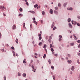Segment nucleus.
Segmentation results:
<instances>
[{
    "mask_svg": "<svg viewBox=\"0 0 80 80\" xmlns=\"http://www.w3.org/2000/svg\"><path fill=\"white\" fill-rule=\"evenodd\" d=\"M32 20H33V23L36 24V25H37V22H36V21H35V18H32Z\"/></svg>",
    "mask_w": 80,
    "mask_h": 80,
    "instance_id": "1",
    "label": "nucleus"
},
{
    "mask_svg": "<svg viewBox=\"0 0 80 80\" xmlns=\"http://www.w3.org/2000/svg\"><path fill=\"white\" fill-rule=\"evenodd\" d=\"M68 25L69 28H72V24H71L70 23H69Z\"/></svg>",
    "mask_w": 80,
    "mask_h": 80,
    "instance_id": "2",
    "label": "nucleus"
},
{
    "mask_svg": "<svg viewBox=\"0 0 80 80\" xmlns=\"http://www.w3.org/2000/svg\"><path fill=\"white\" fill-rule=\"evenodd\" d=\"M49 12L51 14H52L53 12V10L52 9H50L49 11Z\"/></svg>",
    "mask_w": 80,
    "mask_h": 80,
    "instance_id": "3",
    "label": "nucleus"
},
{
    "mask_svg": "<svg viewBox=\"0 0 80 80\" xmlns=\"http://www.w3.org/2000/svg\"><path fill=\"white\" fill-rule=\"evenodd\" d=\"M54 13H55V14H56V15H58V12L56 11H54Z\"/></svg>",
    "mask_w": 80,
    "mask_h": 80,
    "instance_id": "4",
    "label": "nucleus"
},
{
    "mask_svg": "<svg viewBox=\"0 0 80 80\" xmlns=\"http://www.w3.org/2000/svg\"><path fill=\"white\" fill-rule=\"evenodd\" d=\"M52 25L51 26V28H53V27H54V25H55V23H54V22H53L52 23Z\"/></svg>",
    "mask_w": 80,
    "mask_h": 80,
    "instance_id": "5",
    "label": "nucleus"
},
{
    "mask_svg": "<svg viewBox=\"0 0 80 80\" xmlns=\"http://www.w3.org/2000/svg\"><path fill=\"white\" fill-rule=\"evenodd\" d=\"M72 24H73L74 25H75V24L76 23V22L74 21H72Z\"/></svg>",
    "mask_w": 80,
    "mask_h": 80,
    "instance_id": "6",
    "label": "nucleus"
},
{
    "mask_svg": "<svg viewBox=\"0 0 80 80\" xmlns=\"http://www.w3.org/2000/svg\"><path fill=\"white\" fill-rule=\"evenodd\" d=\"M16 28V26H15V25H13L12 26V29L13 30H14V29H15V28Z\"/></svg>",
    "mask_w": 80,
    "mask_h": 80,
    "instance_id": "7",
    "label": "nucleus"
},
{
    "mask_svg": "<svg viewBox=\"0 0 80 80\" xmlns=\"http://www.w3.org/2000/svg\"><path fill=\"white\" fill-rule=\"evenodd\" d=\"M67 10H73V8H67Z\"/></svg>",
    "mask_w": 80,
    "mask_h": 80,
    "instance_id": "8",
    "label": "nucleus"
},
{
    "mask_svg": "<svg viewBox=\"0 0 80 80\" xmlns=\"http://www.w3.org/2000/svg\"><path fill=\"white\" fill-rule=\"evenodd\" d=\"M29 12L30 13H35V12L33 11H29Z\"/></svg>",
    "mask_w": 80,
    "mask_h": 80,
    "instance_id": "9",
    "label": "nucleus"
},
{
    "mask_svg": "<svg viewBox=\"0 0 80 80\" xmlns=\"http://www.w3.org/2000/svg\"><path fill=\"white\" fill-rule=\"evenodd\" d=\"M68 63H72V61L71 60H69L68 61Z\"/></svg>",
    "mask_w": 80,
    "mask_h": 80,
    "instance_id": "10",
    "label": "nucleus"
},
{
    "mask_svg": "<svg viewBox=\"0 0 80 80\" xmlns=\"http://www.w3.org/2000/svg\"><path fill=\"white\" fill-rule=\"evenodd\" d=\"M75 69V68H74V66H72L71 68V70H73Z\"/></svg>",
    "mask_w": 80,
    "mask_h": 80,
    "instance_id": "11",
    "label": "nucleus"
},
{
    "mask_svg": "<svg viewBox=\"0 0 80 80\" xmlns=\"http://www.w3.org/2000/svg\"><path fill=\"white\" fill-rule=\"evenodd\" d=\"M25 61H26V59H25L23 61V63H26V62Z\"/></svg>",
    "mask_w": 80,
    "mask_h": 80,
    "instance_id": "12",
    "label": "nucleus"
},
{
    "mask_svg": "<svg viewBox=\"0 0 80 80\" xmlns=\"http://www.w3.org/2000/svg\"><path fill=\"white\" fill-rule=\"evenodd\" d=\"M66 5H67V2H66L63 4V6L64 7H65V6H66Z\"/></svg>",
    "mask_w": 80,
    "mask_h": 80,
    "instance_id": "13",
    "label": "nucleus"
},
{
    "mask_svg": "<svg viewBox=\"0 0 80 80\" xmlns=\"http://www.w3.org/2000/svg\"><path fill=\"white\" fill-rule=\"evenodd\" d=\"M22 75L24 77H26V74L24 73Z\"/></svg>",
    "mask_w": 80,
    "mask_h": 80,
    "instance_id": "14",
    "label": "nucleus"
},
{
    "mask_svg": "<svg viewBox=\"0 0 80 80\" xmlns=\"http://www.w3.org/2000/svg\"><path fill=\"white\" fill-rule=\"evenodd\" d=\"M19 10L20 12H23V9H22V8H20Z\"/></svg>",
    "mask_w": 80,
    "mask_h": 80,
    "instance_id": "15",
    "label": "nucleus"
},
{
    "mask_svg": "<svg viewBox=\"0 0 80 80\" xmlns=\"http://www.w3.org/2000/svg\"><path fill=\"white\" fill-rule=\"evenodd\" d=\"M18 39H16V42L17 43H18Z\"/></svg>",
    "mask_w": 80,
    "mask_h": 80,
    "instance_id": "16",
    "label": "nucleus"
},
{
    "mask_svg": "<svg viewBox=\"0 0 80 80\" xmlns=\"http://www.w3.org/2000/svg\"><path fill=\"white\" fill-rule=\"evenodd\" d=\"M48 62H49V64H51V60H50V59H49V60H48Z\"/></svg>",
    "mask_w": 80,
    "mask_h": 80,
    "instance_id": "17",
    "label": "nucleus"
},
{
    "mask_svg": "<svg viewBox=\"0 0 80 80\" xmlns=\"http://www.w3.org/2000/svg\"><path fill=\"white\" fill-rule=\"evenodd\" d=\"M38 7V4H36V5H35L34 6V7L35 8H36V7Z\"/></svg>",
    "mask_w": 80,
    "mask_h": 80,
    "instance_id": "18",
    "label": "nucleus"
},
{
    "mask_svg": "<svg viewBox=\"0 0 80 80\" xmlns=\"http://www.w3.org/2000/svg\"><path fill=\"white\" fill-rule=\"evenodd\" d=\"M56 29H57V28L54 27L53 29V30H55Z\"/></svg>",
    "mask_w": 80,
    "mask_h": 80,
    "instance_id": "19",
    "label": "nucleus"
},
{
    "mask_svg": "<svg viewBox=\"0 0 80 80\" xmlns=\"http://www.w3.org/2000/svg\"><path fill=\"white\" fill-rule=\"evenodd\" d=\"M51 68L52 70H54V67L53 66H52Z\"/></svg>",
    "mask_w": 80,
    "mask_h": 80,
    "instance_id": "20",
    "label": "nucleus"
},
{
    "mask_svg": "<svg viewBox=\"0 0 80 80\" xmlns=\"http://www.w3.org/2000/svg\"><path fill=\"white\" fill-rule=\"evenodd\" d=\"M23 28H25V22L23 23Z\"/></svg>",
    "mask_w": 80,
    "mask_h": 80,
    "instance_id": "21",
    "label": "nucleus"
},
{
    "mask_svg": "<svg viewBox=\"0 0 80 80\" xmlns=\"http://www.w3.org/2000/svg\"><path fill=\"white\" fill-rule=\"evenodd\" d=\"M47 47V45L46 44H44V46L43 47V48H46Z\"/></svg>",
    "mask_w": 80,
    "mask_h": 80,
    "instance_id": "22",
    "label": "nucleus"
},
{
    "mask_svg": "<svg viewBox=\"0 0 80 80\" xmlns=\"http://www.w3.org/2000/svg\"><path fill=\"white\" fill-rule=\"evenodd\" d=\"M71 21V19H70V18L68 19V22H70Z\"/></svg>",
    "mask_w": 80,
    "mask_h": 80,
    "instance_id": "23",
    "label": "nucleus"
},
{
    "mask_svg": "<svg viewBox=\"0 0 80 80\" xmlns=\"http://www.w3.org/2000/svg\"><path fill=\"white\" fill-rule=\"evenodd\" d=\"M42 43L41 42H39V45L40 46H41L42 45Z\"/></svg>",
    "mask_w": 80,
    "mask_h": 80,
    "instance_id": "24",
    "label": "nucleus"
},
{
    "mask_svg": "<svg viewBox=\"0 0 80 80\" xmlns=\"http://www.w3.org/2000/svg\"><path fill=\"white\" fill-rule=\"evenodd\" d=\"M13 56L14 57H15V52H13Z\"/></svg>",
    "mask_w": 80,
    "mask_h": 80,
    "instance_id": "25",
    "label": "nucleus"
},
{
    "mask_svg": "<svg viewBox=\"0 0 80 80\" xmlns=\"http://www.w3.org/2000/svg\"><path fill=\"white\" fill-rule=\"evenodd\" d=\"M58 5L59 7H60L61 6V4L60 3H58Z\"/></svg>",
    "mask_w": 80,
    "mask_h": 80,
    "instance_id": "26",
    "label": "nucleus"
},
{
    "mask_svg": "<svg viewBox=\"0 0 80 80\" xmlns=\"http://www.w3.org/2000/svg\"><path fill=\"white\" fill-rule=\"evenodd\" d=\"M18 15H19V16H20V17H22V16H23V15H22L21 14H19Z\"/></svg>",
    "mask_w": 80,
    "mask_h": 80,
    "instance_id": "27",
    "label": "nucleus"
},
{
    "mask_svg": "<svg viewBox=\"0 0 80 80\" xmlns=\"http://www.w3.org/2000/svg\"><path fill=\"white\" fill-rule=\"evenodd\" d=\"M42 15H45V12L44 11L42 12Z\"/></svg>",
    "mask_w": 80,
    "mask_h": 80,
    "instance_id": "28",
    "label": "nucleus"
},
{
    "mask_svg": "<svg viewBox=\"0 0 80 80\" xmlns=\"http://www.w3.org/2000/svg\"><path fill=\"white\" fill-rule=\"evenodd\" d=\"M58 7H57L55 8V9L56 10H58Z\"/></svg>",
    "mask_w": 80,
    "mask_h": 80,
    "instance_id": "29",
    "label": "nucleus"
},
{
    "mask_svg": "<svg viewBox=\"0 0 80 80\" xmlns=\"http://www.w3.org/2000/svg\"><path fill=\"white\" fill-rule=\"evenodd\" d=\"M46 54H45L44 55V56H43V58H45V57H46Z\"/></svg>",
    "mask_w": 80,
    "mask_h": 80,
    "instance_id": "30",
    "label": "nucleus"
},
{
    "mask_svg": "<svg viewBox=\"0 0 80 80\" xmlns=\"http://www.w3.org/2000/svg\"><path fill=\"white\" fill-rule=\"evenodd\" d=\"M51 50L52 52L54 51V50H53V48H51Z\"/></svg>",
    "mask_w": 80,
    "mask_h": 80,
    "instance_id": "31",
    "label": "nucleus"
},
{
    "mask_svg": "<svg viewBox=\"0 0 80 80\" xmlns=\"http://www.w3.org/2000/svg\"><path fill=\"white\" fill-rule=\"evenodd\" d=\"M20 74H21L19 72L18 73V76H19V77L21 76Z\"/></svg>",
    "mask_w": 80,
    "mask_h": 80,
    "instance_id": "32",
    "label": "nucleus"
},
{
    "mask_svg": "<svg viewBox=\"0 0 80 80\" xmlns=\"http://www.w3.org/2000/svg\"><path fill=\"white\" fill-rule=\"evenodd\" d=\"M11 48L12 49V50H15V48L13 47H12Z\"/></svg>",
    "mask_w": 80,
    "mask_h": 80,
    "instance_id": "33",
    "label": "nucleus"
},
{
    "mask_svg": "<svg viewBox=\"0 0 80 80\" xmlns=\"http://www.w3.org/2000/svg\"><path fill=\"white\" fill-rule=\"evenodd\" d=\"M50 48H52V44H50Z\"/></svg>",
    "mask_w": 80,
    "mask_h": 80,
    "instance_id": "34",
    "label": "nucleus"
},
{
    "mask_svg": "<svg viewBox=\"0 0 80 80\" xmlns=\"http://www.w3.org/2000/svg\"><path fill=\"white\" fill-rule=\"evenodd\" d=\"M59 37L60 38H62V36L61 35H60L59 36Z\"/></svg>",
    "mask_w": 80,
    "mask_h": 80,
    "instance_id": "35",
    "label": "nucleus"
},
{
    "mask_svg": "<svg viewBox=\"0 0 80 80\" xmlns=\"http://www.w3.org/2000/svg\"><path fill=\"white\" fill-rule=\"evenodd\" d=\"M78 48H80V44H79V45H78Z\"/></svg>",
    "mask_w": 80,
    "mask_h": 80,
    "instance_id": "36",
    "label": "nucleus"
},
{
    "mask_svg": "<svg viewBox=\"0 0 80 80\" xmlns=\"http://www.w3.org/2000/svg\"><path fill=\"white\" fill-rule=\"evenodd\" d=\"M77 18H79V19H80V16H77Z\"/></svg>",
    "mask_w": 80,
    "mask_h": 80,
    "instance_id": "37",
    "label": "nucleus"
},
{
    "mask_svg": "<svg viewBox=\"0 0 80 80\" xmlns=\"http://www.w3.org/2000/svg\"><path fill=\"white\" fill-rule=\"evenodd\" d=\"M70 45L71 46H73V43H71Z\"/></svg>",
    "mask_w": 80,
    "mask_h": 80,
    "instance_id": "38",
    "label": "nucleus"
},
{
    "mask_svg": "<svg viewBox=\"0 0 80 80\" xmlns=\"http://www.w3.org/2000/svg\"><path fill=\"white\" fill-rule=\"evenodd\" d=\"M77 62L78 64H80V62H79V60H77Z\"/></svg>",
    "mask_w": 80,
    "mask_h": 80,
    "instance_id": "39",
    "label": "nucleus"
},
{
    "mask_svg": "<svg viewBox=\"0 0 80 80\" xmlns=\"http://www.w3.org/2000/svg\"><path fill=\"white\" fill-rule=\"evenodd\" d=\"M41 38H42V37L41 36H39V40H41Z\"/></svg>",
    "mask_w": 80,
    "mask_h": 80,
    "instance_id": "40",
    "label": "nucleus"
},
{
    "mask_svg": "<svg viewBox=\"0 0 80 80\" xmlns=\"http://www.w3.org/2000/svg\"><path fill=\"white\" fill-rule=\"evenodd\" d=\"M34 54L35 55V56H37V55H38V54L36 53H35Z\"/></svg>",
    "mask_w": 80,
    "mask_h": 80,
    "instance_id": "41",
    "label": "nucleus"
},
{
    "mask_svg": "<svg viewBox=\"0 0 80 80\" xmlns=\"http://www.w3.org/2000/svg\"><path fill=\"white\" fill-rule=\"evenodd\" d=\"M52 77H53V80H55V76H52Z\"/></svg>",
    "mask_w": 80,
    "mask_h": 80,
    "instance_id": "42",
    "label": "nucleus"
},
{
    "mask_svg": "<svg viewBox=\"0 0 80 80\" xmlns=\"http://www.w3.org/2000/svg\"><path fill=\"white\" fill-rule=\"evenodd\" d=\"M26 5H28V2H26Z\"/></svg>",
    "mask_w": 80,
    "mask_h": 80,
    "instance_id": "43",
    "label": "nucleus"
},
{
    "mask_svg": "<svg viewBox=\"0 0 80 80\" xmlns=\"http://www.w3.org/2000/svg\"><path fill=\"white\" fill-rule=\"evenodd\" d=\"M78 43H80V40H78V41H77Z\"/></svg>",
    "mask_w": 80,
    "mask_h": 80,
    "instance_id": "44",
    "label": "nucleus"
},
{
    "mask_svg": "<svg viewBox=\"0 0 80 80\" xmlns=\"http://www.w3.org/2000/svg\"><path fill=\"white\" fill-rule=\"evenodd\" d=\"M77 25L78 26H80V24L79 23H78Z\"/></svg>",
    "mask_w": 80,
    "mask_h": 80,
    "instance_id": "45",
    "label": "nucleus"
},
{
    "mask_svg": "<svg viewBox=\"0 0 80 80\" xmlns=\"http://www.w3.org/2000/svg\"><path fill=\"white\" fill-rule=\"evenodd\" d=\"M2 36V34L0 32V38H1V36Z\"/></svg>",
    "mask_w": 80,
    "mask_h": 80,
    "instance_id": "46",
    "label": "nucleus"
},
{
    "mask_svg": "<svg viewBox=\"0 0 80 80\" xmlns=\"http://www.w3.org/2000/svg\"><path fill=\"white\" fill-rule=\"evenodd\" d=\"M1 50H2V51L3 52L4 51V49H1Z\"/></svg>",
    "mask_w": 80,
    "mask_h": 80,
    "instance_id": "47",
    "label": "nucleus"
},
{
    "mask_svg": "<svg viewBox=\"0 0 80 80\" xmlns=\"http://www.w3.org/2000/svg\"><path fill=\"white\" fill-rule=\"evenodd\" d=\"M48 36H47L46 38V40H47V39H48Z\"/></svg>",
    "mask_w": 80,
    "mask_h": 80,
    "instance_id": "48",
    "label": "nucleus"
},
{
    "mask_svg": "<svg viewBox=\"0 0 80 80\" xmlns=\"http://www.w3.org/2000/svg\"><path fill=\"white\" fill-rule=\"evenodd\" d=\"M48 42H49L50 43H51V40H50L49 39L48 40Z\"/></svg>",
    "mask_w": 80,
    "mask_h": 80,
    "instance_id": "49",
    "label": "nucleus"
},
{
    "mask_svg": "<svg viewBox=\"0 0 80 80\" xmlns=\"http://www.w3.org/2000/svg\"><path fill=\"white\" fill-rule=\"evenodd\" d=\"M54 55L56 57H57V56H58V55L57 54H55Z\"/></svg>",
    "mask_w": 80,
    "mask_h": 80,
    "instance_id": "50",
    "label": "nucleus"
},
{
    "mask_svg": "<svg viewBox=\"0 0 80 80\" xmlns=\"http://www.w3.org/2000/svg\"><path fill=\"white\" fill-rule=\"evenodd\" d=\"M49 39H50V40H51V39H52V36H50V37Z\"/></svg>",
    "mask_w": 80,
    "mask_h": 80,
    "instance_id": "51",
    "label": "nucleus"
},
{
    "mask_svg": "<svg viewBox=\"0 0 80 80\" xmlns=\"http://www.w3.org/2000/svg\"><path fill=\"white\" fill-rule=\"evenodd\" d=\"M0 8H1V9H2V6H1V7H0Z\"/></svg>",
    "mask_w": 80,
    "mask_h": 80,
    "instance_id": "52",
    "label": "nucleus"
},
{
    "mask_svg": "<svg viewBox=\"0 0 80 80\" xmlns=\"http://www.w3.org/2000/svg\"><path fill=\"white\" fill-rule=\"evenodd\" d=\"M59 41H61V38H59Z\"/></svg>",
    "mask_w": 80,
    "mask_h": 80,
    "instance_id": "53",
    "label": "nucleus"
},
{
    "mask_svg": "<svg viewBox=\"0 0 80 80\" xmlns=\"http://www.w3.org/2000/svg\"><path fill=\"white\" fill-rule=\"evenodd\" d=\"M35 58H37V56H35Z\"/></svg>",
    "mask_w": 80,
    "mask_h": 80,
    "instance_id": "54",
    "label": "nucleus"
},
{
    "mask_svg": "<svg viewBox=\"0 0 80 80\" xmlns=\"http://www.w3.org/2000/svg\"><path fill=\"white\" fill-rule=\"evenodd\" d=\"M38 36H39V37H41V34H38Z\"/></svg>",
    "mask_w": 80,
    "mask_h": 80,
    "instance_id": "55",
    "label": "nucleus"
},
{
    "mask_svg": "<svg viewBox=\"0 0 80 80\" xmlns=\"http://www.w3.org/2000/svg\"><path fill=\"white\" fill-rule=\"evenodd\" d=\"M32 25H30V28H32Z\"/></svg>",
    "mask_w": 80,
    "mask_h": 80,
    "instance_id": "56",
    "label": "nucleus"
},
{
    "mask_svg": "<svg viewBox=\"0 0 80 80\" xmlns=\"http://www.w3.org/2000/svg\"><path fill=\"white\" fill-rule=\"evenodd\" d=\"M16 56H17V57H18V54H16Z\"/></svg>",
    "mask_w": 80,
    "mask_h": 80,
    "instance_id": "57",
    "label": "nucleus"
},
{
    "mask_svg": "<svg viewBox=\"0 0 80 80\" xmlns=\"http://www.w3.org/2000/svg\"><path fill=\"white\" fill-rule=\"evenodd\" d=\"M3 15L4 17H5V16H6V15H5V13H3Z\"/></svg>",
    "mask_w": 80,
    "mask_h": 80,
    "instance_id": "58",
    "label": "nucleus"
},
{
    "mask_svg": "<svg viewBox=\"0 0 80 80\" xmlns=\"http://www.w3.org/2000/svg\"><path fill=\"white\" fill-rule=\"evenodd\" d=\"M45 50H46V53H47V49H45Z\"/></svg>",
    "mask_w": 80,
    "mask_h": 80,
    "instance_id": "59",
    "label": "nucleus"
},
{
    "mask_svg": "<svg viewBox=\"0 0 80 80\" xmlns=\"http://www.w3.org/2000/svg\"><path fill=\"white\" fill-rule=\"evenodd\" d=\"M2 9H5V8L4 7V6H2Z\"/></svg>",
    "mask_w": 80,
    "mask_h": 80,
    "instance_id": "60",
    "label": "nucleus"
},
{
    "mask_svg": "<svg viewBox=\"0 0 80 80\" xmlns=\"http://www.w3.org/2000/svg\"><path fill=\"white\" fill-rule=\"evenodd\" d=\"M41 22H42H42H43V20H41Z\"/></svg>",
    "mask_w": 80,
    "mask_h": 80,
    "instance_id": "61",
    "label": "nucleus"
},
{
    "mask_svg": "<svg viewBox=\"0 0 80 80\" xmlns=\"http://www.w3.org/2000/svg\"><path fill=\"white\" fill-rule=\"evenodd\" d=\"M32 68H34V67H33V66H32Z\"/></svg>",
    "mask_w": 80,
    "mask_h": 80,
    "instance_id": "62",
    "label": "nucleus"
},
{
    "mask_svg": "<svg viewBox=\"0 0 80 80\" xmlns=\"http://www.w3.org/2000/svg\"><path fill=\"white\" fill-rule=\"evenodd\" d=\"M70 73L71 74H72V72H70Z\"/></svg>",
    "mask_w": 80,
    "mask_h": 80,
    "instance_id": "63",
    "label": "nucleus"
},
{
    "mask_svg": "<svg viewBox=\"0 0 80 80\" xmlns=\"http://www.w3.org/2000/svg\"><path fill=\"white\" fill-rule=\"evenodd\" d=\"M78 55H79V56H80V53H79L78 54Z\"/></svg>",
    "mask_w": 80,
    "mask_h": 80,
    "instance_id": "64",
    "label": "nucleus"
}]
</instances>
